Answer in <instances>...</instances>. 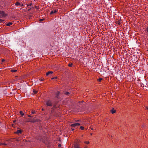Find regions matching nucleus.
<instances>
[{
	"label": "nucleus",
	"mask_w": 148,
	"mask_h": 148,
	"mask_svg": "<svg viewBox=\"0 0 148 148\" xmlns=\"http://www.w3.org/2000/svg\"><path fill=\"white\" fill-rule=\"evenodd\" d=\"M41 141H42L45 144H46V141L47 140V139L45 137H42L41 138H40L39 139Z\"/></svg>",
	"instance_id": "f257e3e1"
},
{
	"label": "nucleus",
	"mask_w": 148,
	"mask_h": 148,
	"mask_svg": "<svg viewBox=\"0 0 148 148\" xmlns=\"http://www.w3.org/2000/svg\"><path fill=\"white\" fill-rule=\"evenodd\" d=\"M0 15L1 17H5L7 15V14H5L4 12L0 10Z\"/></svg>",
	"instance_id": "f03ea898"
},
{
	"label": "nucleus",
	"mask_w": 148,
	"mask_h": 148,
	"mask_svg": "<svg viewBox=\"0 0 148 148\" xmlns=\"http://www.w3.org/2000/svg\"><path fill=\"white\" fill-rule=\"evenodd\" d=\"M46 105L47 106H51L52 103L51 101L50 100H48L46 102Z\"/></svg>",
	"instance_id": "7ed1b4c3"
},
{
	"label": "nucleus",
	"mask_w": 148,
	"mask_h": 148,
	"mask_svg": "<svg viewBox=\"0 0 148 148\" xmlns=\"http://www.w3.org/2000/svg\"><path fill=\"white\" fill-rule=\"evenodd\" d=\"M22 132V130H21V129H20L19 130H18L14 133L15 134H21Z\"/></svg>",
	"instance_id": "20e7f679"
},
{
	"label": "nucleus",
	"mask_w": 148,
	"mask_h": 148,
	"mask_svg": "<svg viewBox=\"0 0 148 148\" xmlns=\"http://www.w3.org/2000/svg\"><path fill=\"white\" fill-rule=\"evenodd\" d=\"M80 125V124L79 123H75L71 124L70 126L72 127H75L76 126Z\"/></svg>",
	"instance_id": "39448f33"
},
{
	"label": "nucleus",
	"mask_w": 148,
	"mask_h": 148,
	"mask_svg": "<svg viewBox=\"0 0 148 148\" xmlns=\"http://www.w3.org/2000/svg\"><path fill=\"white\" fill-rule=\"evenodd\" d=\"M58 12V10H54L53 11H51L50 13V14L51 15L55 13Z\"/></svg>",
	"instance_id": "423d86ee"
},
{
	"label": "nucleus",
	"mask_w": 148,
	"mask_h": 148,
	"mask_svg": "<svg viewBox=\"0 0 148 148\" xmlns=\"http://www.w3.org/2000/svg\"><path fill=\"white\" fill-rule=\"evenodd\" d=\"M53 73V72L52 71H48L46 73V75L47 76H48L50 75V74H52Z\"/></svg>",
	"instance_id": "0eeeda50"
},
{
	"label": "nucleus",
	"mask_w": 148,
	"mask_h": 148,
	"mask_svg": "<svg viewBox=\"0 0 148 148\" xmlns=\"http://www.w3.org/2000/svg\"><path fill=\"white\" fill-rule=\"evenodd\" d=\"M116 112V110H114V108H112V110H111V112L112 113V114H114Z\"/></svg>",
	"instance_id": "6e6552de"
},
{
	"label": "nucleus",
	"mask_w": 148,
	"mask_h": 148,
	"mask_svg": "<svg viewBox=\"0 0 148 148\" xmlns=\"http://www.w3.org/2000/svg\"><path fill=\"white\" fill-rule=\"evenodd\" d=\"M60 92H57L56 94V97L57 98H59V96L60 95Z\"/></svg>",
	"instance_id": "1a4fd4ad"
},
{
	"label": "nucleus",
	"mask_w": 148,
	"mask_h": 148,
	"mask_svg": "<svg viewBox=\"0 0 148 148\" xmlns=\"http://www.w3.org/2000/svg\"><path fill=\"white\" fill-rule=\"evenodd\" d=\"M15 5L16 6H20L21 3L18 2H16L15 3Z\"/></svg>",
	"instance_id": "9d476101"
},
{
	"label": "nucleus",
	"mask_w": 148,
	"mask_h": 148,
	"mask_svg": "<svg viewBox=\"0 0 148 148\" xmlns=\"http://www.w3.org/2000/svg\"><path fill=\"white\" fill-rule=\"evenodd\" d=\"M12 24V22H9V23H7V24H6V25L7 26H10V25H11Z\"/></svg>",
	"instance_id": "9b49d317"
},
{
	"label": "nucleus",
	"mask_w": 148,
	"mask_h": 148,
	"mask_svg": "<svg viewBox=\"0 0 148 148\" xmlns=\"http://www.w3.org/2000/svg\"><path fill=\"white\" fill-rule=\"evenodd\" d=\"M74 147L75 148H80L77 145H74Z\"/></svg>",
	"instance_id": "f8f14e48"
},
{
	"label": "nucleus",
	"mask_w": 148,
	"mask_h": 148,
	"mask_svg": "<svg viewBox=\"0 0 148 148\" xmlns=\"http://www.w3.org/2000/svg\"><path fill=\"white\" fill-rule=\"evenodd\" d=\"M20 113L21 114L22 116H23L24 115V114L23 113V112L22 111H20Z\"/></svg>",
	"instance_id": "ddd939ff"
},
{
	"label": "nucleus",
	"mask_w": 148,
	"mask_h": 148,
	"mask_svg": "<svg viewBox=\"0 0 148 148\" xmlns=\"http://www.w3.org/2000/svg\"><path fill=\"white\" fill-rule=\"evenodd\" d=\"M29 122L34 123V122H36V121L35 120L33 119V120H32L29 121Z\"/></svg>",
	"instance_id": "4468645a"
},
{
	"label": "nucleus",
	"mask_w": 148,
	"mask_h": 148,
	"mask_svg": "<svg viewBox=\"0 0 148 148\" xmlns=\"http://www.w3.org/2000/svg\"><path fill=\"white\" fill-rule=\"evenodd\" d=\"M33 92L34 94H36L37 92V91L34 89L33 90Z\"/></svg>",
	"instance_id": "2eb2a0df"
},
{
	"label": "nucleus",
	"mask_w": 148,
	"mask_h": 148,
	"mask_svg": "<svg viewBox=\"0 0 148 148\" xmlns=\"http://www.w3.org/2000/svg\"><path fill=\"white\" fill-rule=\"evenodd\" d=\"M17 71L16 70H11V72H14L16 71Z\"/></svg>",
	"instance_id": "dca6fc26"
},
{
	"label": "nucleus",
	"mask_w": 148,
	"mask_h": 148,
	"mask_svg": "<svg viewBox=\"0 0 148 148\" xmlns=\"http://www.w3.org/2000/svg\"><path fill=\"white\" fill-rule=\"evenodd\" d=\"M80 128L82 130H83L84 129V127H83V126H81L80 127Z\"/></svg>",
	"instance_id": "f3484780"
},
{
	"label": "nucleus",
	"mask_w": 148,
	"mask_h": 148,
	"mask_svg": "<svg viewBox=\"0 0 148 148\" xmlns=\"http://www.w3.org/2000/svg\"><path fill=\"white\" fill-rule=\"evenodd\" d=\"M4 21L2 19H0V23H1Z\"/></svg>",
	"instance_id": "a211bd4d"
},
{
	"label": "nucleus",
	"mask_w": 148,
	"mask_h": 148,
	"mask_svg": "<svg viewBox=\"0 0 148 148\" xmlns=\"http://www.w3.org/2000/svg\"><path fill=\"white\" fill-rule=\"evenodd\" d=\"M102 79L101 78H99L98 79V80L99 82H100L102 80Z\"/></svg>",
	"instance_id": "6ab92c4d"
},
{
	"label": "nucleus",
	"mask_w": 148,
	"mask_h": 148,
	"mask_svg": "<svg viewBox=\"0 0 148 148\" xmlns=\"http://www.w3.org/2000/svg\"><path fill=\"white\" fill-rule=\"evenodd\" d=\"M35 113V112L34 111H32L31 112V113L32 114H34Z\"/></svg>",
	"instance_id": "aec40b11"
},
{
	"label": "nucleus",
	"mask_w": 148,
	"mask_h": 148,
	"mask_svg": "<svg viewBox=\"0 0 148 148\" xmlns=\"http://www.w3.org/2000/svg\"><path fill=\"white\" fill-rule=\"evenodd\" d=\"M1 145H2L3 146H6L7 145L5 143H2L1 144Z\"/></svg>",
	"instance_id": "412c9836"
},
{
	"label": "nucleus",
	"mask_w": 148,
	"mask_h": 148,
	"mask_svg": "<svg viewBox=\"0 0 148 148\" xmlns=\"http://www.w3.org/2000/svg\"><path fill=\"white\" fill-rule=\"evenodd\" d=\"M69 92H66L65 93V94L66 95H69Z\"/></svg>",
	"instance_id": "4be33fe9"
},
{
	"label": "nucleus",
	"mask_w": 148,
	"mask_h": 148,
	"mask_svg": "<svg viewBox=\"0 0 148 148\" xmlns=\"http://www.w3.org/2000/svg\"><path fill=\"white\" fill-rule=\"evenodd\" d=\"M84 143H85L87 144H88L89 143V141H85Z\"/></svg>",
	"instance_id": "5701e85b"
},
{
	"label": "nucleus",
	"mask_w": 148,
	"mask_h": 148,
	"mask_svg": "<svg viewBox=\"0 0 148 148\" xmlns=\"http://www.w3.org/2000/svg\"><path fill=\"white\" fill-rule=\"evenodd\" d=\"M32 5V3H30V4H28L27 5V6H31Z\"/></svg>",
	"instance_id": "b1692460"
},
{
	"label": "nucleus",
	"mask_w": 148,
	"mask_h": 148,
	"mask_svg": "<svg viewBox=\"0 0 148 148\" xmlns=\"http://www.w3.org/2000/svg\"><path fill=\"white\" fill-rule=\"evenodd\" d=\"M73 65V64L72 63H71L70 64H69V67H71Z\"/></svg>",
	"instance_id": "393cba45"
},
{
	"label": "nucleus",
	"mask_w": 148,
	"mask_h": 148,
	"mask_svg": "<svg viewBox=\"0 0 148 148\" xmlns=\"http://www.w3.org/2000/svg\"><path fill=\"white\" fill-rule=\"evenodd\" d=\"M44 20V19H41L40 20V21H43Z\"/></svg>",
	"instance_id": "a878e982"
},
{
	"label": "nucleus",
	"mask_w": 148,
	"mask_h": 148,
	"mask_svg": "<svg viewBox=\"0 0 148 148\" xmlns=\"http://www.w3.org/2000/svg\"><path fill=\"white\" fill-rule=\"evenodd\" d=\"M44 80V79H40V80L41 81H43Z\"/></svg>",
	"instance_id": "bb28decb"
},
{
	"label": "nucleus",
	"mask_w": 148,
	"mask_h": 148,
	"mask_svg": "<svg viewBox=\"0 0 148 148\" xmlns=\"http://www.w3.org/2000/svg\"><path fill=\"white\" fill-rule=\"evenodd\" d=\"M28 116L29 117H33L32 116H31L30 115H28Z\"/></svg>",
	"instance_id": "cd10ccee"
},
{
	"label": "nucleus",
	"mask_w": 148,
	"mask_h": 148,
	"mask_svg": "<svg viewBox=\"0 0 148 148\" xmlns=\"http://www.w3.org/2000/svg\"><path fill=\"white\" fill-rule=\"evenodd\" d=\"M58 147H61V144H59V145H58Z\"/></svg>",
	"instance_id": "c85d7f7f"
},
{
	"label": "nucleus",
	"mask_w": 148,
	"mask_h": 148,
	"mask_svg": "<svg viewBox=\"0 0 148 148\" xmlns=\"http://www.w3.org/2000/svg\"><path fill=\"white\" fill-rule=\"evenodd\" d=\"M146 29L147 32H148V27Z\"/></svg>",
	"instance_id": "c756f323"
},
{
	"label": "nucleus",
	"mask_w": 148,
	"mask_h": 148,
	"mask_svg": "<svg viewBox=\"0 0 148 148\" xmlns=\"http://www.w3.org/2000/svg\"><path fill=\"white\" fill-rule=\"evenodd\" d=\"M4 61H5V60H4V59H2V62H4Z\"/></svg>",
	"instance_id": "7c9ffc66"
},
{
	"label": "nucleus",
	"mask_w": 148,
	"mask_h": 148,
	"mask_svg": "<svg viewBox=\"0 0 148 148\" xmlns=\"http://www.w3.org/2000/svg\"><path fill=\"white\" fill-rule=\"evenodd\" d=\"M71 129H72V131H73L74 130V128H72Z\"/></svg>",
	"instance_id": "2f4dec72"
},
{
	"label": "nucleus",
	"mask_w": 148,
	"mask_h": 148,
	"mask_svg": "<svg viewBox=\"0 0 148 148\" xmlns=\"http://www.w3.org/2000/svg\"><path fill=\"white\" fill-rule=\"evenodd\" d=\"M23 4H22L21 5H21L20 6H23Z\"/></svg>",
	"instance_id": "473e14b6"
},
{
	"label": "nucleus",
	"mask_w": 148,
	"mask_h": 148,
	"mask_svg": "<svg viewBox=\"0 0 148 148\" xmlns=\"http://www.w3.org/2000/svg\"><path fill=\"white\" fill-rule=\"evenodd\" d=\"M146 108L148 110V107H146Z\"/></svg>",
	"instance_id": "72a5a7b5"
},
{
	"label": "nucleus",
	"mask_w": 148,
	"mask_h": 148,
	"mask_svg": "<svg viewBox=\"0 0 148 148\" xmlns=\"http://www.w3.org/2000/svg\"><path fill=\"white\" fill-rule=\"evenodd\" d=\"M81 102L82 103H83L84 102V101H81Z\"/></svg>",
	"instance_id": "f704fd0d"
},
{
	"label": "nucleus",
	"mask_w": 148,
	"mask_h": 148,
	"mask_svg": "<svg viewBox=\"0 0 148 148\" xmlns=\"http://www.w3.org/2000/svg\"><path fill=\"white\" fill-rule=\"evenodd\" d=\"M55 107H56V106H55V105L53 106V108H55Z\"/></svg>",
	"instance_id": "c9c22d12"
},
{
	"label": "nucleus",
	"mask_w": 148,
	"mask_h": 148,
	"mask_svg": "<svg viewBox=\"0 0 148 148\" xmlns=\"http://www.w3.org/2000/svg\"><path fill=\"white\" fill-rule=\"evenodd\" d=\"M55 79V77H53V78H51V79Z\"/></svg>",
	"instance_id": "e433bc0d"
},
{
	"label": "nucleus",
	"mask_w": 148,
	"mask_h": 148,
	"mask_svg": "<svg viewBox=\"0 0 148 148\" xmlns=\"http://www.w3.org/2000/svg\"><path fill=\"white\" fill-rule=\"evenodd\" d=\"M57 78H58V77H55V79H57Z\"/></svg>",
	"instance_id": "4c0bfd02"
},
{
	"label": "nucleus",
	"mask_w": 148,
	"mask_h": 148,
	"mask_svg": "<svg viewBox=\"0 0 148 148\" xmlns=\"http://www.w3.org/2000/svg\"><path fill=\"white\" fill-rule=\"evenodd\" d=\"M91 129L92 130H94L92 128H91Z\"/></svg>",
	"instance_id": "58836bf2"
},
{
	"label": "nucleus",
	"mask_w": 148,
	"mask_h": 148,
	"mask_svg": "<svg viewBox=\"0 0 148 148\" xmlns=\"http://www.w3.org/2000/svg\"><path fill=\"white\" fill-rule=\"evenodd\" d=\"M44 110V109H43V108H42V110L43 111V110Z\"/></svg>",
	"instance_id": "ea45409f"
},
{
	"label": "nucleus",
	"mask_w": 148,
	"mask_h": 148,
	"mask_svg": "<svg viewBox=\"0 0 148 148\" xmlns=\"http://www.w3.org/2000/svg\"><path fill=\"white\" fill-rule=\"evenodd\" d=\"M90 135H92V133L90 134Z\"/></svg>",
	"instance_id": "a19ab883"
}]
</instances>
